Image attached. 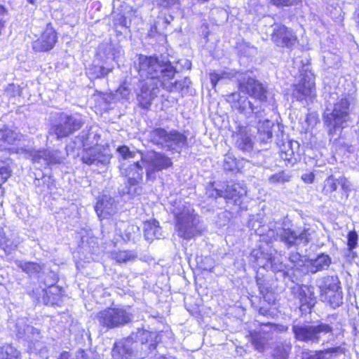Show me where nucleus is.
Wrapping results in <instances>:
<instances>
[{
	"label": "nucleus",
	"mask_w": 359,
	"mask_h": 359,
	"mask_svg": "<svg viewBox=\"0 0 359 359\" xmlns=\"http://www.w3.org/2000/svg\"><path fill=\"white\" fill-rule=\"evenodd\" d=\"M156 332L138 330L129 337L116 341L111 350L113 359H138L156 348Z\"/></svg>",
	"instance_id": "1"
},
{
	"label": "nucleus",
	"mask_w": 359,
	"mask_h": 359,
	"mask_svg": "<svg viewBox=\"0 0 359 359\" xmlns=\"http://www.w3.org/2000/svg\"><path fill=\"white\" fill-rule=\"evenodd\" d=\"M228 102L231 107L238 110L247 118L252 114L257 120V139L262 143H267L272 138L271 128L273 126L272 121L266 118L265 109L262 105L256 106L248 97L241 96L240 93H233L228 97Z\"/></svg>",
	"instance_id": "2"
},
{
	"label": "nucleus",
	"mask_w": 359,
	"mask_h": 359,
	"mask_svg": "<svg viewBox=\"0 0 359 359\" xmlns=\"http://www.w3.org/2000/svg\"><path fill=\"white\" fill-rule=\"evenodd\" d=\"M176 73L175 68L168 61H160L154 57L141 55L139 57V74L146 81L161 83L165 80H172Z\"/></svg>",
	"instance_id": "3"
},
{
	"label": "nucleus",
	"mask_w": 359,
	"mask_h": 359,
	"mask_svg": "<svg viewBox=\"0 0 359 359\" xmlns=\"http://www.w3.org/2000/svg\"><path fill=\"white\" fill-rule=\"evenodd\" d=\"M331 93L327 100L328 105L324 111V122L330 133L344 128L349 121L350 101L346 96L336 97Z\"/></svg>",
	"instance_id": "4"
},
{
	"label": "nucleus",
	"mask_w": 359,
	"mask_h": 359,
	"mask_svg": "<svg viewBox=\"0 0 359 359\" xmlns=\"http://www.w3.org/2000/svg\"><path fill=\"white\" fill-rule=\"evenodd\" d=\"M297 340L310 344L323 343L333 340V329L328 325L320 323L316 325L297 324L292 327Z\"/></svg>",
	"instance_id": "5"
},
{
	"label": "nucleus",
	"mask_w": 359,
	"mask_h": 359,
	"mask_svg": "<svg viewBox=\"0 0 359 359\" xmlns=\"http://www.w3.org/2000/svg\"><path fill=\"white\" fill-rule=\"evenodd\" d=\"M176 229L180 237L190 240L201 233L199 217L190 204L183 205L175 212Z\"/></svg>",
	"instance_id": "6"
},
{
	"label": "nucleus",
	"mask_w": 359,
	"mask_h": 359,
	"mask_svg": "<svg viewBox=\"0 0 359 359\" xmlns=\"http://www.w3.org/2000/svg\"><path fill=\"white\" fill-rule=\"evenodd\" d=\"M149 138L154 144L177 153L187 144V137L175 130L168 132L163 128H156L149 133Z\"/></svg>",
	"instance_id": "7"
},
{
	"label": "nucleus",
	"mask_w": 359,
	"mask_h": 359,
	"mask_svg": "<svg viewBox=\"0 0 359 359\" xmlns=\"http://www.w3.org/2000/svg\"><path fill=\"white\" fill-rule=\"evenodd\" d=\"M315 231L310 227H304L302 231H294L290 229H278L276 231L270 229L269 234L280 238L287 248L292 246L306 245L311 240Z\"/></svg>",
	"instance_id": "8"
},
{
	"label": "nucleus",
	"mask_w": 359,
	"mask_h": 359,
	"mask_svg": "<svg viewBox=\"0 0 359 359\" xmlns=\"http://www.w3.org/2000/svg\"><path fill=\"white\" fill-rule=\"evenodd\" d=\"M132 316L122 308H108L96 315L100 326L107 330L123 326L131 321Z\"/></svg>",
	"instance_id": "9"
},
{
	"label": "nucleus",
	"mask_w": 359,
	"mask_h": 359,
	"mask_svg": "<svg viewBox=\"0 0 359 359\" xmlns=\"http://www.w3.org/2000/svg\"><path fill=\"white\" fill-rule=\"evenodd\" d=\"M337 276L325 277L319 287L321 300L335 309L342 304L343 294Z\"/></svg>",
	"instance_id": "10"
},
{
	"label": "nucleus",
	"mask_w": 359,
	"mask_h": 359,
	"mask_svg": "<svg viewBox=\"0 0 359 359\" xmlns=\"http://www.w3.org/2000/svg\"><path fill=\"white\" fill-rule=\"evenodd\" d=\"M141 161L146 165V177L149 181H154L156 178V172L168 169L172 165L170 158L156 151L141 154Z\"/></svg>",
	"instance_id": "11"
},
{
	"label": "nucleus",
	"mask_w": 359,
	"mask_h": 359,
	"mask_svg": "<svg viewBox=\"0 0 359 359\" xmlns=\"http://www.w3.org/2000/svg\"><path fill=\"white\" fill-rule=\"evenodd\" d=\"M237 81L239 90L257 100L261 103L259 106L264 108L263 102L266 101V89L264 85L248 73L238 74Z\"/></svg>",
	"instance_id": "12"
},
{
	"label": "nucleus",
	"mask_w": 359,
	"mask_h": 359,
	"mask_svg": "<svg viewBox=\"0 0 359 359\" xmlns=\"http://www.w3.org/2000/svg\"><path fill=\"white\" fill-rule=\"evenodd\" d=\"M81 118L61 114L58 121L53 124L49 130L50 135H55L57 140L68 137L81 128Z\"/></svg>",
	"instance_id": "13"
},
{
	"label": "nucleus",
	"mask_w": 359,
	"mask_h": 359,
	"mask_svg": "<svg viewBox=\"0 0 359 359\" xmlns=\"http://www.w3.org/2000/svg\"><path fill=\"white\" fill-rule=\"evenodd\" d=\"M122 175L127 178L128 184V194L130 195L140 194L142 191V187L140 184L143 180L144 168L137 161L130 164L127 168L121 166L120 168Z\"/></svg>",
	"instance_id": "14"
},
{
	"label": "nucleus",
	"mask_w": 359,
	"mask_h": 359,
	"mask_svg": "<svg viewBox=\"0 0 359 359\" xmlns=\"http://www.w3.org/2000/svg\"><path fill=\"white\" fill-rule=\"evenodd\" d=\"M300 76L299 83L293 86L292 96L298 101H303L315 95L314 76L311 71L305 69Z\"/></svg>",
	"instance_id": "15"
},
{
	"label": "nucleus",
	"mask_w": 359,
	"mask_h": 359,
	"mask_svg": "<svg viewBox=\"0 0 359 359\" xmlns=\"http://www.w3.org/2000/svg\"><path fill=\"white\" fill-rule=\"evenodd\" d=\"M300 76L299 83L293 86L292 96L298 101H303L315 95L314 76L311 71L305 69Z\"/></svg>",
	"instance_id": "16"
},
{
	"label": "nucleus",
	"mask_w": 359,
	"mask_h": 359,
	"mask_svg": "<svg viewBox=\"0 0 359 359\" xmlns=\"http://www.w3.org/2000/svg\"><path fill=\"white\" fill-rule=\"evenodd\" d=\"M271 39L277 46L281 48H292L297 42V38L292 30L281 24L272 26Z\"/></svg>",
	"instance_id": "17"
},
{
	"label": "nucleus",
	"mask_w": 359,
	"mask_h": 359,
	"mask_svg": "<svg viewBox=\"0 0 359 359\" xmlns=\"http://www.w3.org/2000/svg\"><path fill=\"white\" fill-rule=\"evenodd\" d=\"M56 41L57 36L54 29L47 25L40 38L33 42L32 48L36 52L48 51L54 47Z\"/></svg>",
	"instance_id": "18"
},
{
	"label": "nucleus",
	"mask_w": 359,
	"mask_h": 359,
	"mask_svg": "<svg viewBox=\"0 0 359 359\" xmlns=\"http://www.w3.org/2000/svg\"><path fill=\"white\" fill-rule=\"evenodd\" d=\"M25 151L32 157L34 162L44 165L59 164L63 161L61 152L58 150H25Z\"/></svg>",
	"instance_id": "19"
},
{
	"label": "nucleus",
	"mask_w": 359,
	"mask_h": 359,
	"mask_svg": "<svg viewBox=\"0 0 359 359\" xmlns=\"http://www.w3.org/2000/svg\"><path fill=\"white\" fill-rule=\"evenodd\" d=\"M161 86L158 83H152L144 81L141 82L140 93L137 94V100L142 108L147 109L153 100L158 93V87Z\"/></svg>",
	"instance_id": "20"
},
{
	"label": "nucleus",
	"mask_w": 359,
	"mask_h": 359,
	"mask_svg": "<svg viewBox=\"0 0 359 359\" xmlns=\"http://www.w3.org/2000/svg\"><path fill=\"white\" fill-rule=\"evenodd\" d=\"M217 196L224 197L226 200H231L234 204H240V200L247 193L245 185L241 183H231L227 184L224 190L216 189Z\"/></svg>",
	"instance_id": "21"
},
{
	"label": "nucleus",
	"mask_w": 359,
	"mask_h": 359,
	"mask_svg": "<svg viewBox=\"0 0 359 359\" xmlns=\"http://www.w3.org/2000/svg\"><path fill=\"white\" fill-rule=\"evenodd\" d=\"M110 158L111 156L109 154L103 153L95 147L85 149L81 155L82 161L88 165H106Z\"/></svg>",
	"instance_id": "22"
},
{
	"label": "nucleus",
	"mask_w": 359,
	"mask_h": 359,
	"mask_svg": "<svg viewBox=\"0 0 359 359\" xmlns=\"http://www.w3.org/2000/svg\"><path fill=\"white\" fill-rule=\"evenodd\" d=\"M116 233L125 242H134L140 237V228L137 225L123 221L116 224Z\"/></svg>",
	"instance_id": "23"
},
{
	"label": "nucleus",
	"mask_w": 359,
	"mask_h": 359,
	"mask_svg": "<svg viewBox=\"0 0 359 359\" xmlns=\"http://www.w3.org/2000/svg\"><path fill=\"white\" fill-rule=\"evenodd\" d=\"M296 289L297 297L301 303L300 310L302 311L310 310L316 304L313 287L312 286L302 285L298 286Z\"/></svg>",
	"instance_id": "24"
},
{
	"label": "nucleus",
	"mask_w": 359,
	"mask_h": 359,
	"mask_svg": "<svg viewBox=\"0 0 359 359\" xmlns=\"http://www.w3.org/2000/svg\"><path fill=\"white\" fill-rule=\"evenodd\" d=\"M95 211L99 217L111 215L117 210V203L107 195H103L95 205Z\"/></svg>",
	"instance_id": "25"
},
{
	"label": "nucleus",
	"mask_w": 359,
	"mask_h": 359,
	"mask_svg": "<svg viewBox=\"0 0 359 359\" xmlns=\"http://www.w3.org/2000/svg\"><path fill=\"white\" fill-rule=\"evenodd\" d=\"M32 330L36 331L37 336L34 339L31 340L29 345V348L31 353L39 355L41 359H48L49 358V347L48 344L41 340L40 333L36 329L31 328Z\"/></svg>",
	"instance_id": "26"
},
{
	"label": "nucleus",
	"mask_w": 359,
	"mask_h": 359,
	"mask_svg": "<svg viewBox=\"0 0 359 359\" xmlns=\"http://www.w3.org/2000/svg\"><path fill=\"white\" fill-rule=\"evenodd\" d=\"M331 264V259L329 255L320 254L316 259L308 262L309 271L315 273L319 271L327 269Z\"/></svg>",
	"instance_id": "27"
},
{
	"label": "nucleus",
	"mask_w": 359,
	"mask_h": 359,
	"mask_svg": "<svg viewBox=\"0 0 359 359\" xmlns=\"http://www.w3.org/2000/svg\"><path fill=\"white\" fill-rule=\"evenodd\" d=\"M15 264L22 271L31 276H34L40 278L43 269V265L32 262L15 260Z\"/></svg>",
	"instance_id": "28"
},
{
	"label": "nucleus",
	"mask_w": 359,
	"mask_h": 359,
	"mask_svg": "<svg viewBox=\"0 0 359 359\" xmlns=\"http://www.w3.org/2000/svg\"><path fill=\"white\" fill-rule=\"evenodd\" d=\"M236 138V145L238 149L244 152H250L252 150L253 142L250 136L247 133L246 128L241 129Z\"/></svg>",
	"instance_id": "29"
},
{
	"label": "nucleus",
	"mask_w": 359,
	"mask_h": 359,
	"mask_svg": "<svg viewBox=\"0 0 359 359\" xmlns=\"http://www.w3.org/2000/svg\"><path fill=\"white\" fill-rule=\"evenodd\" d=\"M171 80H165L161 83V86L170 92H181L184 93L189 88L191 81L189 78L186 77L182 80L171 82Z\"/></svg>",
	"instance_id": "30"
},
{
	"label": "nucleus",
	"mask_w": 359,
	"mask_h": 359,
	"mask_svg": "<svg viewBox=\"0 0 359 359\" xmlns=\"http://www.w3.org/2000/svg\"><path fill=\"white\" fill-rule=\"evenodd\" d=\"M144 237L147 241L158 239L162 236L161 228L158 222L154 219L147 221L144 224Z\"/></svg>",
	"instance_id": "31"
},
{
	"label": "nucleus",
	"mask_w": 359,
	"mask_h": 359,
	"mask_svg": "<svg viewBox=\"0 0 359 359\" xmlns=\"http://www.w3.org/2000/svg\"><path fill=\"white\" fill-rule=\"evenodd\" d=\"M240 74H243V72H238L233 69L221 71L219 72H211L210 74L211 84L213 87H215L217 83L219 81L231 79L233 78H236L237 79L238 75Z\"/></svg>",
	"instance_id": "32"
},
{
	"label": "nucleus",
	"mask_w": 359,
	"mask_h": 359,
	"mask_svg": "<svg viewBox=\"0 0 359 359\" xmlns=\"http://www.w3.org/2000/svg\"><path fill=\"white\" fill-rule=\"evenodd\" d=\"M111 257L118 263H127L135 261L137 254L133 250L118 251L112 252Z\"/></svg>",
	"instance_id": "33"
},
{
	"label": "nucleus",
	"mask_w": 359,
	"mask_h": 359,
	"mask_svg": "<svg viewBox=\"0 0 359 359\" xmlns=\"http://www.w3.org/2000/svg\"><path fill=\"white\" fill-rule=\"evenodd\" d=\"M0 359H21L20 352L11 344L0 346Z\"/></svg>",
	"instance_id": "34"
},
{
	"label": "nucleus",
	"mask_w": 359,
	"mask_h": 359,
	"mask_svg": "<svg viewBox=\"0 0 359 359\" xmlns=\"http://www.w3.org/2000/svg\"><path fill=\"white\" fill-rule=\"evenodd\" d=\"M337 348H328L325 351H305L302 353V359H327V355L336 352Z\"/></svg>",
	"instance_id": "35"
},
{
	"label": "nucleus",
	"mask_w": 359,
	"mask_h": 359,
	"mask_svg": "<svg viewBox=\"0 0 359 359\" xmlns=\"http://www.w3.org/2000/svg\"><path fill=\"white\" fill-rule=\"evenodd\" d=\"M0 140L4 142L9 144H14V142L20 140V135L17 132L8 128L0 130Z\"/></svg>",
	"instance_id": "36"
},
{
	"label": "nucleus",
	"mask_w": 359,
	"mask_h": 359,
	"mask_svg": "<svg viewBox=\"0 0 359 359\" xmlns=\"http://www.w3.org/2000/svg\"><path fill=\"white\" fill-rule=\"evenodd\" d=\"M97 138L96 134L90 132V130H83L80 135L79 136V139L82 142V144L83 147H88L93 144H96L97 143Z\"/></svg>",
	"instance_id": "37"
},
{
	"label": "nucleus",
	"mask_w": 359,
	"mask_h": 359,
	"mask_svg": "<svg viewBox=\"0 0 359 359\" xmlns=\"http://www.w3.org/2000/svg\"><path fill=\"white\" fill-rule=\"evenodd\" d=\"M111 71V69L110 68H105L102 66L93 65V67L89 68L87 74L91 78H100L102 76H105Z\"/></svg>",
	"instance_id": "38"
},
{
	"label": "nucleus",
	"mask_w": 359,
	"mask_h": 359,
	"mask_svg": "<svg viewBox=\"0 0 359 359\" xmlns=\"http://www.w3.org/2000/svg\"><path fill=\"white\" fill-rule=\"evenodd\" d=\"M337 187L338 179L331 175L325 181L323 191L325 195H330L337 190Z\"/></svg>",
	"instance_id": "39"
},
{
	"label": "nucleus",
	"mask_w": 359,
	"mask_h": 359,
	"mask_svg": "<svg viewBox=\"0 0 359 359\" xmlns=\"http://www.w3.org/2000/svg\"><path fill=\"white\" fill-rule=\"evenodd\" d=\"M251 341L255 348L259 352H264L266 339L259 333H255L251 335Z\"/></svg>",
	"instance_id": "40"
},
{
	"label": "nucleus",
	"mask_w": 359,
	"mask_h": 359,
	"mask_svg": "<svg viewBox=\"0 0 359 359\" xmlns=\"http://www.w3.org/2000/svg\"><path fill=\"white\" fill-rule=\"evenodd\" d=\"M116 151L119 156L124 160L135 158L137 155L139 154L141 156V154H142L140 151H131L128 147L125 145L118 147Z\"/></svg>",
	"instance_id": "41"
},
{
	"label": "nucleus",
	"mask_w": 359,
	"mask_h": 359,
	"mask_svg": "<svg viewBox=\"0 0 359 359\" xmlns=\"http://www.w3.org/2000/svg\"><path fill=\"white\" fill-rule=\"evenodd\" d=\"M290 176L285 172L282 171L272 175L269 178V182L271 184H283L289 182Z\"/></svg>",
	"instance_id": "42"
},
{
	"label": "nucleus",
	"mask_w": 359,
	"mask_h": 359,
	"mask_svg": "<svg viewBox=\"0 0 359 359\" xmlns=\"http://www.w3.org/2000/svg\"><path fill=\"white\" fill-rule=\"evenodd\" d=\"M18 245V243L11 241L6 236H0V246L5 252L11 253L17 248Z\"/></svg>",
	"instance_id": "43"
},
{
	"label": "nucleus",
	"mask_w": 359,
	"mask_h": 359,
	"mask_svg": "<svg viewBox=\"0 0 359 359\" xmlns=\"http://www.w3.org/2000/svg\"><path fill=\"white\" fill-rule=\"evenodd\" d=\"M11 175V169L8 164L4 161H0V178L2 182H6Z\"/></svg>",
	"instance_id": "44"
},
{
	"label": "nucleus",
	"mask_w": 359,
	"mask_h": 359,
	"mask_svg": "<svg viewBox=\"0 0 359 359\" xmlns=\"http://www.w3.org/2000/svg\"><path fill=\"white\" fill-rule=\"evenodd\" d=\"M289 348L278 346L275 349L273 355L276 359H287L289 355Z\"/></svg>",
	"instance_id": "45"
},
{
	"label": "nucleus",
	"mask_w": 359,
	"mask_h": 359,
	"mask_svg": "<svg viewBox=\"0 0 359 359\" xmlns=\"http://www.w3.org/2000/svg\"><path fill=\"white\" fill-rule=\"evenodd\" d=\"M348 238V248L351 251L354 249L358 243V234L355 231H350L347 236Z\"/></svg>",
	"instance_id": "46"
},
{
	"label": "nucleus",
	"mask_w": 359,
	"mask_h": 359,
	"mask_svg": "<svg viewBox=\"0 0 359 359\" xmlns=\"http://www.w3.org/2000/svg\"><path fill=\"white\" fill-rule=\"evenodd\" d=\"M338 185H339L341 189L346 194V197L348 196V192L351 191V184L350 182L345 178L344 177H341L338 179Z\"/></svg>",
	"instance_id": "47"
},
{
	"label": "nucleus",
	"mask_w": 359,
	"mask_h": 359,
	"mask_svg": "<svg viewBox=\"0 0 359 359\" xmlns=\"http://www.w3.org/2000/svg\"><path fill=\"white\" fill-rule=\"evenodd\" d=\"M271 3L278 6H290L298 3L299 0H271Z\"/></svg>",
	"instance_id": "48"
},
{
	"label": "nucleus",
	"mask_w": 359,
	"mask_h": 359,
	"mask_svg": "<svg viewBox=\"0 0 359 359\" xmlns=\"http://www.w3.org/2000/svg\"><path fill=\"white\" fill-rule=\"evenodd\" d=\"M236 163L234 159L230 156H226L224 158V168L226 170H233L235 168Z\"/></svg>",
	"instance_id": "49"
},
{
	"label": "nucleus",
	"mask_w": 359,
	"mask_h": 359,
	"mask_svg": "<svg viewBox=\"0 0 359 359\" xmlns=\"http://www.w3.org/2000/svg\"><path fill=\"white\" fill-rule=\"evenodd\" d=\"M130 90L126 86H121L118 88L116 93L124 99H128L130 95Z\"/></svg>",
	"instance_id": "50"
},
{
	"label": "nucleus",
	"mask_w": 359,
	"mask_h": 359,
	"mask_svg": "<svg viewBox=\"0 0 359 359\" xmlns=\"http://www.w3.org/2000/svg\"><path fill=\"white\" fill-rule=\"evenodd\" d=\"M302 178L305 182L311 184L314 180V175L313 173L304 174Z\"/></svg>",
	"instance_id": "51"
},
{
	"label": "nucleus",
	"mask_w": 359,
	"mask_h": 359,
	"mask_svg": "<svg viewBox=\"0 0 359 359\" xmlns=\"http://www.w3.org/2000/svg\"><path fill=\"white\" fill-rule=\"evenodd\" d=\"M164 7H170L178 4L179 0H161Z\"/></svg>",
	"instance_id": "52"
},
{
	"label": "nucleus",
	"mask_w": 359,
	"mask_h": 359,
	"mask_svg": "<svg viewBox=\"0 0 359 359\" xmlns=\"http://www.w3.org/2000/svg\"><path fill=\"white\" fill-rule=\"evenodd\" d=\"M71 355L67 351H63L60 353L57 359H70Z\"/></svg>",
	"instance_id": "53"
},
{
	"label": "nucleus",
	"mask_w": 359,
	"mask_h": 359,
	"mask_svg": "<svg viewBox=\"0 0 359 359\" xmlns=\"http://www.w3.org/2000/svg\"><path fill=\"white\" fill-rule=\"evenodd\" d=\"M118 22H119V25L122 27H126L127 25H126V19L124 16H121L119 19H118Z\"/></svg>",
	"instance_id": "54"
},
{
	"label": "nucleus",
	"mask_w": 359,
	"mask_h": 359,
	"mask_svg": "<svg viewBox=\"0 0 359 359\" xmlns=\"http://www.w3.org/2000/svg\"><path fill=\"white\" fill-rule=\"evenodd\" d=\"M354 19L356 24L359 26V7L355 9Z\"/></svg>",
	"instance_id": "55"
},
{
	"label": "nucleus",
	"mask_w": 359,
	"mask_h": 359,
	"mask_svg": "<svg viewBox=\"0 0 359 359\" xmlns=\"http://www.w3.org/2000/svg\"><path fill=\"white\" fill-rule=\"evenodd\" d=\"M257 265L258 266H264V267L266 266V264H262V262H261L259 257L257 258Z\"/></svg>",
	"instance_id": "56"
},
{
	"label": "nucleus",
	"mask_w": 359,
	"mask_h": 359,
	"mask_svg": "<svg viewBox=\"0 0 359 359\" xmlns=\"http://www.w3.org/2000/svg\"><path fill=\"white\" fill-rule=\"evenodd\" d=\"M157 359H175L172 356H160Z\"/></svg>",
	"instance_id": "57"
},
{
	"label": "nucleus",
	"mask_w": 359,
	"mask_h": 359,
	"mask_svg": "<svg viewBox=\"0 0 359 359\" xmlns=\"http://www.w3.org/2000/svg\"><path fill=\"white\" fill-rule=\"evenodd\" d=\"M29 3L32 4H34V0H27Z\"/></svg>",
	"instance_id": "58"
},
{
	"label": "nucleus",
	"mask_w": 359,
	"mask_h": 359,
	"mask_svg": "<svg viewBox=\"0 0 359 359\" xmlns=\"http://www.w3.org/2000/svg\"><path fill=\"white\" fill-rule=\"evenodd\" d=\"M267 262H270L271 264L272 263L271 257L267 258Z\"/></svg>",
	"instance_id": "59"
}]
</instances>
